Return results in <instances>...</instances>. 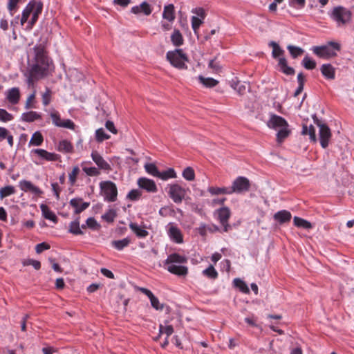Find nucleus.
Wrapping results in <instances>:
<instances>
[{
  "label": "nucleus",
  "mask_w": 354,
  "mask_h": 354,
  "mask_svg": "<svg viewBox=\"0 0 354 354\" xmlns=\"http://www.w3.org/2000/svg\"><path fill=\"white\" fill-rule=\"evenodd\" d=\"M117 216L116 211L113 209H109L106 213L102 216V218L108 223L113 222Z\"/></svg>",
  "instance_id": "c03bdc74"
},
{
  "label": "nucleus",
  "mask_w": 354,
  "mask_h": 354,
  "mask_svg": "<svg viewBox=\"0 0 354 354\" xmlns=\"http://www.w3.org/2000/svg\"><path fill=\"white\" fill-rule=\"evenodd\" d=\"M138 185L139 187L145 189L148 192L155 193L158 190L155 182L147 178H140L138 180Z\"/></svg>",
  "instance_id": "2eb2a0df"
},
{
  "label": "nucleus",
  "mask_w": 354,
  "mask_h": 354,
  "mask_svg": "<svg viewBox=\"0 0 354 354\" xmlns=\"http://www.w3.org/2000/svg\"><path fill=\"white\" fill-rule=\"evenodd\" d=\"M91 158L93 162L97 165L99 169L106 171L111 169V165L97 151H93L91 153Z\"/></svg>",
  "instance_id": "dca6fc26"
},
{
  "label": "nucleus",
  "mask_w": 354,
  "mask_h": 354,
  "mask_svg": "<svg viewBox=\"0 0 354 354\" xmlns=\"http://www.w3.org/2000/svg\"><path fill=\"white\" fill-rule=\"evenodd\" d=\"M41 118V115L36 111H28L22 113L21 116V120L27 122H32L36 120Z\"/></svg>",
  "instance_id": "a878e982"
},
{
  "label": "nucleus",
  "mask_w": 354,
  "mask_h": 354,
  "mask_svg": "<svg viewBox=\"0 0 354 354\" xmlns=\"http://www.w3.org/2000/svg\"><path fill=\"white\" fill-rule=\"evenodd\" d=\"M203 274L211 279H216L218 277V272L212 265L203 271Z\"/></svg>",
  "instance_id": "79ce46f5"
},
{
  "label": "nucleus",
  "mask_w": 354,
  "mask_h": 354,
  "mask_svg": "<svg viewBox=\"0 0 354 354\" xmlns=\"http://www.w3.org/2000/svg\"><path fill=\"white\" fill-rule=\"evenodd\" d=\"M139 8L141 9L142 12H143L145 15L148 16L151 13V9L150 5L146 1L142 2Z\"/></svg>",
  "instance_id": "13d9d810"
},
{
  "label": "nucleus",
  "mask_w": 354,
  "mask_h": 354,
  "mask_svg": "<svg viewBox=\"0 0 354 354\" xmlns=\"http://www.w3.org/2000/svg\"><path fill=\"white\" fill-rule=\"evenodd\" d=\"M80 172V169L77 166L73 168L71 172L68 175L69 181L71 185H73L76 181L77 176Z\"/></svg>",
  "instance_id": "5fc2aeb1"
},
{
  "label": "nucleus",
  "mask_w": 354,
  "mask_h": 354,
  "mask_svg": "<svg viewBox=\"0 0 354 354\" xmlns=\"http://www.w3.org/2000/svg\"><path fill=\"white\" fill-rule=\"evenodd\" d=\"M162 18L169 22H173L175 19L174 6L173 4H169L164 7Z\"/></svg>",
  "instance_id": "4be33fe9"
},
{
  "label": "nucleus",
  "mask_w": 354,
  "mask_h": 354,
  "mask_svg": "<svg viewBox=\"0 0 354 354\" xmlns=\"http://www.w3.org/2000/svg\"><path fill=\"white\" fill-rule=\"evenodd\" d=\"M183 176L187 180H194L195 178V173L194 169L190 167L185 168L183 171Z\"/></svg>",
  "instance_id": "de8ad7c7"
},
{
  "label": "nucleus",
  "mask_w": 354,
  "mask_h": 354,
  "mask_svg": "<svg viewBox=\"0 0 354 354\" xmlns=\"http://www.w3.org/2000/svg\"><path fill=\"white\" fill-rule=\"evenodd\" d=\"M166 57L167 60L174 67L178 69H184L187 68L185 62H188V59L182 49H176L174 50L168 51Z\"/></svg>",
  "instance_id": "0eeeda50"
},
{
  "label": "nucleus",
  "mask_w": 354,
  "mask_h": 354,
  "mask_svg": "<svg viewBox=\"0 0 354 354\" xmlns=\"http://www.w3.org/2000/svg\"><path fill=\"white\" fill-rule=\"evenodd\" d=\"M35 93L30 94L27 100H26V104H25V108L26 109H29L32 107V105H31V103L34 101L35 100Z\"/></svg>",
  "instance_id": "338daca9"
},
{
  "label": "nucleus",
  "mask_w": 354,
  "mask_h": 354,
  "mask_svg": "<svg viewBox=\"0 0 354 354\" xmlns=\"http://www.w3.org/2000/svg\"><path fill=\"white\" fill-rule=\"evenodd\" d=\"M287 48L293 58L300 56L304 53V50L300 47L289 45Z\"/></svg>",
  "instance_id": "49530a36"
},
{
  "label": "nucleus",
  "mask_w": 354,
  "mask_h": 354,
  "mask_svg": "<svg viewBox=\"0 0 354 354\" xmlns=\"http://www.w3.org/2000/svg\"><path fill=\"white\" fill-rule=\"evenodd\" d=\"M43 4L40 1H30L22 12V16L20 20L21 25L28 21V19L31 17L28 22L26 28L32 29V26L37 22L39 15L41 13Z\"/></svg>",
  "instance_id": "f03ea898"
},
{
  "label": "nucleus",
  "mask_w": 354,
  "mask_h": 354,
  "mask_svg": "<svg viewBox=\"0 0 354 354\" xmlns=\"http://www.w3.org/2000/svg\"><path fill=\"white\" fill-rule=\"evenodd\" d=\"M186 262L187 259L185 257L174 253L167 257L165 261V266H167L166 269L171 274L178 276H186L188 272L187 267L177 265Z\"/></svg>",
  "instance_id": "7ed1b4c3"
},
{
  "label": "nucleus",
  "mask_w": 354,
  "mask_h": 354,
  "mask_svg": "<svg viewBox=\"0 0 354 354\" xmlns=\"http://www.w3.org/2000/svg\"><path fill=\"white\" fill-rule=\"evenodd\" d=\"M7 100L12 104H16L20 99L19 89L17 87L12 88L7 91Z\"/></svg>",
  "instance_id": "aec40b11"
},
{
  "label": "nucleus",
  "mask_w": 354,
  "mask_h": 354,
  "mask_svg": "<svg viewBox=\"0 0 354 354\" xmlns=\"http://www.w3.org/2000/svg\"><path fill=\"white\" fill-rule=\"evenodd\" d=\"M199 82L207 88H213L218 84V81L212 77H204L202 75L198 76Z\"/></svg>",
  "instance_id": "c85d7f7f"
},
{
  "label": "nucleus",
  "mask_w": 354,
  "mask_h": 354,
  "mask_svg": "<svg viewBox=\"0 0 354 354\" xmlns=\"http://www.w3.org/2000/svg\"><path fill=\"white\" fill-rule=\"evenodd\" d=\"M150 302L153 308H154L156 310H162L163 309V305L161 304L158 300V299L155 297V295L152 296L150 299Z\"/></svg>",
  "instance_id": "6e6d98bb"
},
{
  "label": "nucleus",
  "mask_w": 354,
  "mask_h": 354,
  "mask_svg": "<svg viewBox=\"0 0 354 354\" xmlns=\"http://www.w3.org/2000/svg\"><path fill=\"white\" fill-rule=\"evenodd\" d=\"M274 219L280 224L288 223L290 221L292 215L287 210H281L274 214Z\"/></svg>",
  "instance_id": "6ab92c4d"
},
{
  "label": "nucleus",
  "mask_w": 354,
  "mask_h": 354,
  "mask_svg": "<svg viewBox=\"0 0 354 354\" xmlns=\"http://www.w3.org/2000/svg\"><path fill=\"white\" fill-rule=\"evenodd\" d=\"M130 242V239L127 237L121 240L113 241L111 244L118 250H122L123 248L128 246Z\"/></svg>",
  "instance_id": "2f4dec72"
},
{
  "label": "nucleus",
  "mask_w": 354,
  "mask_h": 354,
  "mask_svg": "<svg viewBox=\"0 0 354 354\" xmlns=\"http://www.w3.org/2000/svg\"><path fill=\"white\" fill-rule=\"evenodd\" d=\"M267 126L270 129L278 131L277 140L279 143L287 138L290 133L288 122L283 118L279 115L271 114L270 119L267 122Z\"/></svg>",
  "instance_id": "20e7f679"
},
{
  "label": "nucleus",
  "mask_w": 354,
  "mask_h": 354,
  "mask_svg": "<svg viewBox=\"0 0 354 354\" xmlns=\"http://www.w3.org/2000/svg\"><path fill=\"white\" fill-rule=\"evenodd\" d=\"M20 189L25 192H30L36 196H41L43 192L37 186L34 185L30 181L22 180L19 182Z\"/></svg>",
  "instance_id": "4468645a"
},
{
  "label": "nucleus",
  "mask_w": 354,
  "mask_h": 354,
  "mask_svg": "<svg viewBox=\"0 0 354 354\" xmlns=\"http://www.w3.org/2000/svg\"><path fill=\"white\" fill-rule=\"evenodd\" d=\"M73 149L72 144L66 140H62L58 145V150L64 153H71Z\"/></svg>",
  "instance_id": "72a5a7b5"
},
{
  "label": "nucleus",
  "mask_w": 354,
  "mask_h": 354,
  "mask_svg": "<svg viewBox=\"0 0 354 354\" xmlns=\"http://www.w3.org/2000/svg\"><path fill=\"white\" fill-rule=\"evenodd\" d=\"M209 67L213 70L214 73H220L221 71L222 67L219 64V63L215 62L214 59H212L209 62Z\"/></svg>",
  "instance_id": "bf43d9fd"
},
{
  "label": "nucleus",
  "mask_w": 354,
  "mask_h": 354,
  "mask_svg": "<svg viewBox=\"0 0 354 354\" xmlns=\"http://www.w3.org/2000/svg\"><path fill=\"white\" fill-rule=\"evenodd\" d=\"M176 177V174L174 169L169 168L166 171L162 172H159V175L158 178H160L162 180H167L169 178H174Z\"/></svg>",
  "instance_id": "e433bc0d"
},
{
  "label": "nucleus",
  "mask_w": 354,
  "mask_h": 354,
  "mask_svg": "<svg viewBox=\"0 0 354 354\" xmlns=\"http://www.w3.org/2000/svg\"><path fill=\"white\" fill-rule=\"evenodd\" d=\"M216 214H217V218L221 223H225L226 222H228L231 215L230 209L227 207H223L217 209Z\"/></svg>",
  "instance_id": "412c9836"
},
{
  "label": "nucleus",
  "mask_w": 354,
  "mask_h": 354,
  "mask_svg": "<svg viewBox=\"0 0 354 354\" xmlns=\"http://www.w3.org/2000/svg\"><path fill=\"white\" fill-rule=\"evenodd\" d=\"M86 225L93 230L98 229L100 227L96 220L93 217H90L86 220Z\"/></svg>",
  "instance_id": "4d7b16f0"
},
{
  "label": "nucleus",
  "mask_w": 354,
  "mask_h": 354,
  "mask_svg": "<svg viewBox=\"0 0 354 354\" xmlns=\"http://www.w3.org/2000/svg\"><path fill=\"white\" fill-rule=\"evenodd\" d=\"M16 192L14 186L8 185L0 189V198L3 199L7 196L14 194Z\"/></svg>",
  "instance_id": "c9c22d12"
},
{
  "label": "nucleus",
  "mask_w": 354,
  "mask_h": 354,
  "mask_svg": "<svg viewBox=\"0 0 354 354\" xmlns=\"http://www.w3.org/2000/svg\"><path fill=\"white\" fill-rule=\"evenodd\" d=\"M171 41L174 46H180L183 44L184 39L180 30L175 29L171 35Z\"/></svg>",
  "instance_id": "cd10ccee"
},
{
  "label": "nucleus",
  "mask_w": 354,
  "mask_h": 354,
  "mask_svg": "<svg viewBox=\"0 0 354 354\" xmlns=\"http://www.w3.org/2000/svg\"><path fill=\"white\" fill-rule=\"evenodd\" d=\"M302 134L303 135H309L310 139L313 142L317 141L315 129L313 125H310L309 127H308L306 125H303Z\"/></svg>",
  "instance_id": "473e14b6"
},
{
  "label": "nucleus",
  "mask_w": 354,
  "mask_h": 354,
  "mask_svg": "<svg viewBox=\"0 0 354 354\" xmlns=\"http://www.w3.org/2000/svg\"><path fill=\"white\" fill-rule=\"evenodd\" d=\"M340 45L334 41H330L326 46H315L313 48V53L322 58H330L337 54L334 50H339Z\"/></svg>",
  "instance_id": "6e6552de"
},
{
  "label": "nucleus",
  "mask_w": 354,
  "mask_h": 354,
  "mask_svg": "<svg viewBox=\"0 0 354 354\" xmlns=\"http://www.w3.org/2000/svg\"><path fill=\"white\" fill-rule=\"evenodd\" d=\"M197 230L201 236H205L208 231L207 225L204 223H201Z\"/></svg>",
  "instance_id": "774afa93"
},
{
  "label": "nucleus",
  "mask_w": 354,
  "mask_h": 354,
  "mask_svg": "<svg viewBox=\"0 0 354 354\" xmlns=\"http://www.w3.org/2000/svg\"><path fill=\"white\" fill-rule=\"evenodd\" d=\"M233 282L234 286L243 293L248 294L250 292V289L247 284L241 279H234Z\"/></svg>",
  "instance_id": "ea45409f"
},
{
  "label": "nucleus",
  "mask_w": 354,
  "mask_h": 354,
  "mask_svg": "<svg viewBox=\"0 0 354 354\" xmlns=\"http://www.w3.org/2000/svg\"><path fill=\"white\" fill-rule=\"evenodd\" d=\"M51 90L49 88H46V91L42 93V103L44 106H47L51 101Z\"/></svg>",
  "instance_id": "3c124183"
},
{
  "label": "nucleus",
  "mask_w": 354,
  "mask_h": 354,
  "mask_svg": "<svg viewBox=\"0 0 354 354\" xmlns=\"http://www.w3.org/2000/svg\"><path fill=\"white\" fill-rule=\"evenodd\" d=\"M50 248V245L44 242L39 243L35 247V251L37 253L39 254L42 252L44 250H48Z\"/></svg>",
  "instance_id": "e2e57ef3"
},
{
  "label": "nucleus",
  "mask_w": 354,
  "mask_h": 354,
  "mask_svg": "<svg viewBox=\"0 0 354 354\" xmlns=\"http://www.w3.org/2000/svg\"><path fill=\"white\" fill-rule=\"evenodd\" d=\"M69 232L75 235L83 234L78 220H75L70 223Z\"/></svg>",
  "instance_id": "37998d69"
},
{
  "label": "nucleus",
  "mask_w": 354,
  "mask_h": 354,
  "mask_svg": "<svg viewBox=\"0 0 354 354\" xmlns=\"http://www.w3.org/2000/svg\"><path fill=\"white\" fill-rule=\"evenodd\" d=\"M86 162H82L81 166L83 171L88 176H97L100 174V169L95 167H86Z\"/></svg>",
  "instance_id": "c756f323"
},
{
  "label": "nucleus",
  "mask_w": 354,
  "mask_h": 354,
  "mask_svg": "<svg viewBox=\"0 0 354 354\" xmlns=\"http://www.w3.org/2000/svg\"><path fill=\"white\" fill-rule=\"evenodd\" d=\"M167 234L170 239L176 243H182L183 242V236L181 231L174 223H169L167 225Z\"/></svg>",
  "instance_id": "ddd939ff"
},
{
  "label": "nucleus",
  "mask_w": 354,
  "mask_h": 354,
  "mask_svg": "<svg viewBox=\"0 0 354 354\" xmlns=\"http://www.w3.org/2000/svg\"><path fill=\"white\" fill-rule=\"evenodd\" d=\"M316 125L319 127V138L320 145L322 148H326L330 140L332 134L330 128L325 124L319 120L317 118H314Z\"/></svg>",
  "instance_id": "9d476101"
},
{
  "label": "nucleus",
  "mask_w": 354,
  "mask_h": 354,
  "mask_svg": "<svg viewBox=\"0 0 354 354\" xmlns=\"http://www.w3.org/2000/svg\"><path fill=\"white\" fill-rule=\"evenodd\" d=\"M168 194L175 203H180L186 195L184 188L178 184L169 185Z\"/></svg>",
  "instance_id": "f8f14e48"
},
{
  "label": "nucleus",
  "mask_w": 354,
  "mask_h": 354,
  "mask_svg": "<svg viewBox=\"0 0 354 354\" xmlns=\"http://www.w3.org/2000/svg\"><path fill=\"white\" fill-rule=\"evenodd\" d=\"M110 136L106 134L102 128H100L95 131V138L98 142H102L105 140L109 139Z\"/></svg>",
  "instance_id": "a18cd8bd"
},
{
  "label": "nucleus",
  "mask_w": 354,
  "mask_h": 354,
  "mask_svg": "<svg viewBox=\"0 0 354 354\" xmlns=\"http://www.w3.org/2000/svg\"><path fill=\"white\" fill-rule=\"evenodd\" d=\"M207 190L212 195L232 194L230 187H209Z\"/></svg>",
  "instance_id": "bb28decb"
},
{
  "label": "nucleus",
  "mask_w": 354,
  "mask_h": 354,
  "mask_svg": "<svg viewBox=\"0 0 354 354\" xmlns=\"http://www.w3.org/2000/svg\"><path fill=\"white\" fill-rule=\"evenodd\" d=\"M75 127V125L72 120H71L70 119H66V120H64L62 121V123H61V125L59 127L66 128L68 129L74 130Z\"/></svg>",
  "instance_id": "052dcab7"
},
{
  "label": "nucleus",
  "mask_w": 354,
  "mask_h": 354,
  "mask_svg": "<svg viewBox=\"0 0 354 354\" xmlns=\"http://www.w3.org/2000/svg\"><path fill=\"white\" fill-rule=\"evenodd\" d=\"M294 224L297 227H301L304 229L312 228V225L310 222L297 216L294 217Z\"/></svg>",
  "instance_id": "4c0bfd02"
},
{
  "label": "nucleus",
  "mask_w": 354,
  "mask_h": 354,
  "mask_svg": "<svg viewBox=\"0 0 354 354\" xmlns=\"http://www.w3.org/2000/svg\"><path fill=\"white\" fill-rule=\"evenodd\" d=\"M203 19H200L198 17L193 16L192 17V28L194 30V34L198 37V29L201 25L203 23Z\"/></svg>",
  "instance_id": "58836bf2"
},
{
  "label": "nucleus",
  "mask_w": 354,
  "mask_h": 354,
  "mask_svg": "<svg viewBox=\"0 0 354 354\" xmlns=\"http://www.w3.org/2000/svg\"><path fill=\"white\" fill-rule=\"evenodd\" d=\"M50 115L52 119L53 124L56 127H59L61 123H62L63 121L60 118L59 113L57 111L53 110L50 112Z\"/></svg>",
  "instance_id": "09e8293b"
},
{
  "label": "nucleus",
  "mask_w": 354,
  "mask_h": 354,
  "mask_svg": "<svg viewBox=\"0 0 354 354\" xmlns=\"http://www.w3.org/2000/svg\"><path fill=\"white\" fill-rule=\"evenodd\" d=\"M322 75L327 79L333 80L335 78V68L330 64H324L321 66Z\"/></svg>",
  "instance_id": "b1692460"
},
{
  "label": "nucleus",
  "mask_w": 354,
  "mask_h": 354,
  "mask_svg": "<svg viewBox=\"0 0 354 354\" xmlns=\"http://www.w3.org/2000/svg\"><path fill=\"white\" fill-rule=\"evenodd\" d=\"M13 119V116L6 110L0 109V121L7 122Z\"/></svg>",
  "instance_id": "603ef678"
},
{
  "label": "nucleus",
  "mask_w": 354,
  "mask_h": 354,
  "mask_svg": "<svg viewBox=\"0 0 354 354\" xmlns=\"http://www.w3.org/2000/svg\"><path fill=\"white\" fill-rule=\"evenodd\" d=\"M141 196V192L138 189H132L127 195V197L131 200H137Z\"/></svg>",
  "instance_id": "680f3d73"
},
{
  "label": "nucleus",
  "mask_w": 354,
  "mask_h": 354,
  "mask_svg": "<svg viewBox=\"0 0 354 354\" xmlns=\"http://www.w3.org/2000/svg\"><path fill=\"white\" fill-rule=\"evenodd\" d=\"M328 15L332 20L336 22L338 26H343L351 21L352 13L346 8L338 6L334 7L328 12Z\"/></svg>",
  "instance_id": "423d86ee"
},
{
  "label": "nucleus",
  "mask_w": 354,
  "mask_h": 354,
  "mask_svg": "<svg viewBox=\"0 0 354 354\" xmlns=\"http://www.w3.org/2000/svg\"><path fill=\"white\" fill-rule=\"evenodd\" d=\"M40 209L42 213V216L48 220L53 221V223L57 222V218L55 213L52 212L49 207L45 204L40 205Z\"/></svg>",
  "instance_id": "5701e85b"
},
{
  "label": "nucleus",
  "mask_w": 354,
  "mask_h": 354,
  "mask_svg": "<svg viewBox=\"0 0 354 354\" xmlns=\"http://www.w3.org/2000/svg\"><path fill=\"white\" fill-rule=\"evenodd\" d=\"M302 64L308 70L314 69L316 66V62L308 56L304 58Z\"/></svg>",
  "instance_id": "8fccbe9b"
},
{
  "label": "nucleus",
  "mask_w": 354,
  "mask_h": 354,
  "mask_svg": "<svg viewBox=\"0 0 354 354\" xmlns=\"http://www.w3.org/2000/svg\"><path fill=\"white\" fill-rule=\"evenodd\" d=\"M32 153H34L38 155L40 158L48 160V161H55L58 159V155L54 153L48 152L42 149H35L32 151Z\"/></svg>",
  "instance_id": "f3484780"
},
{
  "label": "nucleus",
  "mask_w": 354,
  "mask_h": 354,
  "mask_svg": "<svg viewBox=\"0 0 354 354\" xmlns=\"http://www.w3.org/2000/svg\"><path fill=\"white\" fill-rule=\"evenodd\" d=\"M44 141L43 136L39 131L35 132L30 140L29 141V145L40 146Z\"/></svg>",
  "instance_id": "f704fd0d"
},
{
  "label": "nucleus",
  "mask_w": 354,
  "mask_h": 354,
  "mask_svg": "<svg viewBox=\"0 0 354 354\" xmlns=\"http://www.w3.org/2000/svg\"><path fill=\"white\" fill-rule=\"evenodd\" d=\"M70 205L75 208V213L80 214L89 206V203L82 202L81 198H73L70 201Z\"/></svg>",
  "instance_id": "a211bd4d"
},
{
  "label": "nucleus",
  "mask_w": 354,
  "mask_h": 354,
  "mask_svg": "<svg viewBox=\"0 0 354 354\" xmlns=\"http://www.w3.org/2000/svg\"><path fill=\"white\" fill-rule=\"evenodd\" d=\"M35 53V63L32 65L28 82L33 80H39L50 73L54 66L52 61L46 56L44 47L40 46L34 48Z\"/></svg>",
  "instance_id": "f257e3e1"
},
{
  "label": "nucleus",
  "mask_w": 354,
  "mask_h": 354,
  "mask_svg": "<svg viewBox=\"0 0 354 354\" xmlns=\"http://www.w3.org/2000/svg\"><path fill=\"white\" fill-rule=\"evenodd\" d=\"M105 127L111 133H113L114 134H116L118 133V131H117L116 128L115 127V125L113 122L109 121V120L106 121V124H105Z\"/></svg>",
  "instance_id": "69168bd1"
},
{
  "label": "nucleus",
  "mask_w": 354,
  "mask_h": 354,
  "mask_svg": "<svg viewBox=\"0 0 354 354\" xmlns=\"http://www.w3.org/2000/svg\"><path fill=\"white\" fill-rule=\"evenodd\" d=\"M23 265L24 266H32L35 270H39L41 268V263L39 261L31 259L24 260L23 261Z\"/></svg>",
  "instance_id": "864d4df0"
},
{
  "label": "nucleus",
  "mask_w": 354,
  "mask_h": 354,
  "mask_svg": "<svg viewBox=\"0 0 354 354\" xmlns=\"http://www.w3.org/2000/svg\"><path fill=\"white\" fill-rule=\"evenodd\" d=\"M129 228L140 238H144L148 235V232L136 223H131L129 224Z\"/></svg>",
  "instance_id": "393cba45"
},
{
  "label": "nucleus",
  "mask_w": 354,
  "mask_h": 354,
  "mask_svg": "<svg viewBox=\"0 0 354 354\" xmlns=\"http://www.w3.org/2000/svg\"><path fill=\"white\" fill-rule=\"evenodd\" d=\"M19 0H9L8 3V9L11 12V15H13L12 12L16 8Z\"/></svg>",
  "instance_id": "0e129e2a"
},
{
  "label": "nucleus",
  "mask_w": 354,
  "mask_h": 354,
  "mask_svg": "<svg viewBox=\"0 0 354 354\" xmlns=\"http://www.w3.org/2000/svg\"><path fill=\"white\" fill-rule=\"evenodd\" d=\"M145 171L150 175L157 177L159 175L158 167L153 163H147L144 166Z\"/></svg>",
  "instance_id": "a19ab883"
},
{
  "label": "nucleus",
  "mask_w": 354,
  "mask_h": 354,
  "mask_svg": "<svg viewBox=\"0 0 354 354\" xmlns=\"http://www.w3.org/2000/svg\"><path fill=\"white\" fill-rule=\"evenodd\" d=\"M269 46L272 48V56L274 59H278V67L279 70L287 75H292L295 74V69L292 67L288 66L286 59L283 56L284 50L279 46V45L271 41L269 43Z\"/></svg>",
  "instance_id": "39448f33"
},
{
  "label": "nucleus",
  "mask_w": 354,
  "mask_h": 354,
  "mask_svg": "<svg viewBox=\"0 0 354 354\" xmlns=\"http://www.w3.org/2000/svg\"><path fill=\"white\" fill-rule=\"evenodd\" d=\"M250 183L249 180L243 176L236 178L232 183L230 187L231 193L241 194L248 192L250 189Z\"/></svg>",
  "instance_id": "9b49d317"
},
{
  "label": "nucleus",
  "mask_w": 354,
  "mask_h": 354,
  "mask_svg": "<svg viewBox=\"0 0 354 354\" xmlns=\"http://www.w3.org/2000/svg\"><path fill=\"white\" fill-rule=\"evenodd\" d=\"M100 187L106 201L114 202L117 200L118 189L114 183L110 180L102 181L100 183Z\"/></svg>",
  "instance_id": "1a4fd4ad"
},
{
  "label": "nucleus",
  "mask_w": 354,
  "mask_h": 354,
  "mask_svg": "<svg viewBox=\"0 0 354 354\" xmlns=\"http://www.w3.org/2000/svg\"><path fill=\"white\" fill-rule=\"evenodd\" d=\"M232 87L237 91L240 95H243L247 91L249 90V84L246 82H241L237 81L232 84Z\"/></svg>",
  "instance_id": "7c9ffc66"
}]
</instances>
